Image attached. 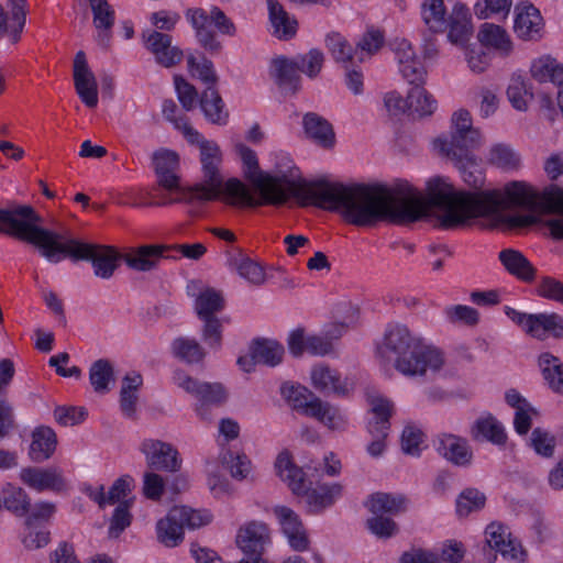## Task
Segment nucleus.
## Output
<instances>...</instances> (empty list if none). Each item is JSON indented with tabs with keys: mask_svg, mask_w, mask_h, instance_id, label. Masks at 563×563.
I'll list each match as a JSON object with an SVG mask.
<instances>
[{
	"mask_svg": "<svg viewBox=\"0 0 563 563\" xmlns=\"http://www.w3.org/2000/svg\"><path fill=\"white\" fill-rule=\"evenodd\" d=\"M235 148L243 163L244 177L269 206H282L294 197L302 207L338 211L347 223L356 227H373L382 221L406 224L422 218V195L406 180L393 185H344L295 179L285 174L273 176L260 169L253 150L244 144Z\"/></svg>",
	"mask_w": 563,
	"mask_h": 563,
	"instance_id": "f257e3e1",
	"label": "nucleus"
},
{
	"mask_svg": "<svg viewBox=\"0 0 563 563\" xmlns=\"http://www.w3.org/2000/svg\"><path fill=\"white\" fill-rule=\"evenodd\" d=\"M538 195L532 187L519 180L505 185L504 190L492 189L478 192L454 191L443 177H432L424 188V220L430 207L442 213L439 218L443 228H457L476 218L489 219L490 228L521 229L538 222V217L528 214H505L503 211L520 207L536 209Z\"/></svg>",
	"mask_w": 563,
	"mask_h": 563,
	"instance_id": "f03ea898",
	"label": "nucleus"
},
{
	"mask_svg": "<svg viewBox=\"0 0 563 563\" xmlns=\"http://www.w3.org/2000/svg\"><path fill=\"white\" fill-rule=\"evenodd\" d=\"M41 221L30 206H20L16 211H0V229L23 242L36 246L51 263L66 257L74 261H91L96 276L108 279L119 267L123 257L112 246L90 244L73 239L68 231L55 232L37 225Z\"/></svg>",
	"mask_w": 563,
	"mask_h": 563,
	"instance_id": "7ed1b4c3",
	"label": "nucleus"
},
{
	"mask_svg": "<svg viewBox=\"0 0 563 563\" xmlns=\"http://www.w3.org/2000/svg\"><path fill=\"white\" fill-rule=\"evenodd\" d=\"M375 357L386 369L394 366L405 376L422 374V340L408 327L389 324L376 344Z\"/></svg>",
	"mask_w": 563,
	"mask_h": 563,
	"instance_id": "20e7f679",
	"label": "nucleus"
},
{
	"mask_svg": "<svg viewBox=\"0 0 563 563\" xmlns=\"http://www.w3.org/2000/svg\"><path fill=\"white\" fill-rule=\"evenodd\" d=\"M277 475L285 482L290 490L306 498L311 512H320L332 506L343 494V486L339 483L321 484L310 488L302 468L296 466L287 451L280 452L275 462Z\"/></svg>",
	"mask_w": 563,
	"mask_h": 563,
	"instance_id": "39448f33",
	"label": "nucleus"
},
{
	"mask_svg": "<svg viewBox=\"0 0 563 563\" xmlns=\"http://www.w3.org/2000/svg\"><path fill=\"white\" fill-rule=\"evenodd\" d=\"M186 140L199 146L200 163L203 176V184H198L190 188L188 199L190 201H211L216 200L222 187V174L220 170L222 164V153L219 145L206 140L195 129H188Z\"/></svg>",
	"mask_w": 563,
	"mask_h": 563,
	"instance_id": "423d86ee",
	"label": "nucleus"
},
{
	"mask_svg": "<svg viewBox=\"0 0 563 563\" xmlns=\"http://www.w3.org/2000/svg\"><path fill=\"white\" fill-rule=\"evenodd\" d=\"M185 18L195 30L199 45L210 54H218L222 49L212 25L224 35L233 36L236 32L232 20L218 7H212L210 12L202 8H189L185 11Z\"/></svg>",
	"mask_w": 563,
	"mask_h": 563,
	"instance_id": "0eeeda50",
	"label": "nucleus"
},
{
	"mask_svg": "<svg viewBox=\"0 0 563 563\" xmlns=\"http://www.w3.org/2000/svg\"><path fill=\"white\" fill-rule=\"evenodd\" d=\"M173 380L198 400L196 410L202 419L207 418L211 406H220L227 399V393L221 384L200 383L183 371H176Z\"/></svg>",
	"mask_w": 563,
	"mask_h": 563,
	"instance_id": "6e6552de",
	"label": "nucleus"
},
{
	"mask_svg": "<svg viewBox=\"0 0 563 563\" xmlns=\"http://www.w3.org/2000/svg\"><path fill=\"white\" fill-rule=\"evenodd\" d=\"M336 316L342 321L332 323L325 331V336L307 338V351L314 355H325L332 351V340L339 339L346 329L356 323L358 317L357 307L351 302H342L336 307Z\"/></svg>",
	"mask_w": 563,
	"mask_h": 563,
	"instance_id": "1a4fd4ad",
	"label": "nucleus"
},
{
	"mask_svg": "<svg viewBox=\"0 0 563 563\" xmlns=\"http://www.w3.org/2000/svg\"><path fill=\"white\" fill-rule=\"evenodd\" d=\"M269 542V529L265 523L251 521L241 527L236 543L249 558L241 560L240 563H267L262 559V554Z\"/></svg>",
	"mask_w": 563,
	"mask_h": 563,
	"instance_id": "9d476101",
	"label": "nucleus"
},
{
	"mask_svg": "<svg viewBox=\"0 0 563 563\" xmlns=\"http://www.w3.org/2000/svg\"><path fill=\"white\" fill-rule=\"evenodd\" d=\"M142 41L144 47L162 67H174L184 58V52L177 45H173V36L168 33L156 30L144 31Z\"/></svg>",
	"mask_w": 563,
	"mask_h": 563,
	"instance_id": "9b49d317",
	"label": "nucleus"
},
{
	"mask_svg": "<svg viewBox=\"0 0 563 563\" xmlns=\"http://www.w3.org/2000/svg\"><path fill=\"white\" fill-rule=\"evenodd\" d=\"M433 152L440 156L453 161V154L462 156L472 154L473 150L482 145V134L478 129L473 128L466 132L451 134V141L445 137H437L431 143Z\"/></svg>",
	"mask_w": 563,
	"mask_h": 563,
	"instance_id": "f8f14e48",
	"label": "nucleus"
},
{
	"mask_svg": "<svg viewBox=\"0 0 563 563\" xmlns=\"http://www.w3.org/2000/svg\"><path fill=\"white\" fill-rule=\"evenodd\" d=\"M140 450L145 455L146 463L151 468L166 472L180 470L181 459L179 453L169 443L146 439L141 443Z\"/></svg>",
	"mask_w": 563,
	"mask_h": 563,
	"instance_id": "ddd939ff",
	"label": "nucleus"
},
{
	"mask_svg": "<svg viewBox=\"0 0 563 563\" xmlns=\"http://www.w3.org/2000/svg\"><path fill=\"white\" fill-rule=\"evenodd\" d=\"M446 37L455 46L466 47L474 33L472 15L468 8L461 2H456L449 18L446 19Z\"/></svg>",
	"mask_w": 563,
	"mask_h": 563,
	"instance_id": "4468645a",
	"label": "nucleus"
},
{
	"mask_svg": "<svg viewBox=\"0 0 563 563\" xmlns=\"http://www.w3.org/2000/svg\"><path fill=\"white\" fill-rule=\"evenodd\" d=\"M73 76L75 89L80 100L88 108H96L98 104V86L82 51H79L75 56Z\"/></svg>",
	"mask_w": 563,
	"mask_h": 563,
	"instance_id": "2eb2a0df",
	"label": "nucleus"
},
{
	"mask_svg": "<svg viewBox=\"0 0 563 563\" xmlns=\"http://www.w3.org/2000/svg\"><path fill=\"white\" fill-rule=\"evenodd\" d=\"M5 12L0 4V36L7 35L12 44L21 40L29 12L27 0H8Z\"/></svg>",
	"mask_w": 563,
	"mask_h": 563,
	"instance_id": "dca6fc26",
	"label": "nucleus"
},
{
	"mask_svg": "<svg viewBox=\"0 0 563 563\" xmlns=\"http://www.w3.org/2000/svg\"><path fill=\"white\" fill-rule=\"evenodd\" d=\"M384 104L393 117L407 114L412 120H420L422 118V86L411 87L407 98H402L396 91L387 92L384 97Z\"/></svg>",
	"mask_w": 563,
	"mask_h": 563,
	"instance_id": "f3484780",
	"label": "nucleus"
},
{
	"mask_svg": "<svg viewBox=\"0 0 563 563\" xmlns=\"http://www.w3.org/2000/svg\"><path fill=\"white\" fill-rule=\"evenodd\" d=\"M169 250L170 246L161 244L142 245L125 253L123 260L132 269L148 272L155 268L162 258L176 257Z\"/></svg>",
	"mask_w": 563,
	"mask_h": 563,
	"instance_id": "a211bd4d",
	"label": "nucleus"
},
{
	"mask_svg": "<svg viewBox=\"0 0 563 563\" xmlns=\"http://www.w3.org/2000/svg\"><path fill=\"white\" fill-rule=\"evenodd\" d=\"M273 511L283 532L288 538L290 547L296 551L306 550L308 548V538L300 517L286 506H276Z\"/></svg>",
	"mask_w": 563,
	"mask_h": 563,
	"instance_id": "6ab92c4d",
	"label": "nucleus"
},
{
	"mask_svg": "<svg viewBox=\"0 0 563 563\" xmlns=\"http://www.w3.org/2000/svg\"><path fill=\"white\" fill-rule=\"evenodd\" d=\"M20 478L23 484L36 492H58L65 485L60 473L55 468L24 467L20 472Z\"/></svg>",
	"mask_w": 563,
	"mask_h": 563,
	"instance_id": "aec40b11",
	"label": "nucleus"
},
{
	"mask_svg": "<svg viewBox=\"0 0 563 563\" xmlns=\"http://www.w3.org/2000/svg\"><path fill=\"white\" fill-rule=\"evenodd\" d=\"M313 387L323 394L347 395L350 384L343 379L340 373L328 365L319 364L311 369Z\"/></svg>",
	"mask_w": 563,
	"mask_h": 563,
	"instance_id": "412c9836",
	"label": "nucleus"
},
{
	"mask_svg": "<svg viewBox=\"0 0 563 563\" xmlns=\"http://www.w3.org/2000/svg\"><path fill=\"white\" fill-rule=\"evenodd\" d=\"M399 71L402 77L413 86H422V62L416 55L411 44L407 40L398 43L396 48Z\"/></svg>",
	"mask_w": 563,
	"mask_h": 563,
	"instance_id": "4be33fe9",
	"label": "nucleus"
},
{
	"mask_svg": "<svg viewBox=\"0 0 563 563\" xmlns=\"http://www.w3.org/2000/svg\"><path fill=\"white\" fill-rule=\"evenodd\" d=\"M223 202L234 207H257L267 205L263 202V198L256 199L249 188L238 178H231L224 183L222 179V187L219 196Z\"/></svg>",
	"mask_w": 563,
	"mask_h": 563,
	"instance_id": "5701e85b",
	"label": "nucleus"
},
{
	"mask_svg": "<svg viewBox=\"0 0 563 563\" xmlns=\"http://www.w3.org/2000/svg\"><path fill=\"white\" fill-rule=\"evenodd\" d=\"M437 451L455 465L465 466L472 460V450L467 441L453 434L441 435L438 439Z\"/></svg>",
	"mask_w": 563,
	"mask_h": 563,
	"instance_id": "b1692460",
	"label": "nucleus"
},
{
	"mask_svg": "<svg viewBox=\"0 0 563 563\" xmlns=\"http://www.w3.org/2000/svg\"><path fill=\"white\" fill-rule=\"evenodd\" d=\"M89 4L93 14V25L98 30V43L108 48L115 20L114 10L107 0H89Z\"/></svg>",
	"mask_w": 563,
	"mask_h": 563,
	"instance_id": "393cba45",
	"label": "nucleus"
},
{
	"mask_svg": "<svg viewBox=\"0 0 563 563\" xmlns=\"http://www.w3.org/2000/svg\"><path fill=\"white\" fill-rule=\"evenodd\" d=\"M455 166L459 168L463 181L474 189L473 192L484 191L482 188L485 185V174L481 167L477 157L474 154H465L456 156L453 154V161ZM452 188H454L452 186ZM455 191V189H453ZM460 190H456L459 192ZM467 192L466 190H464Z\"/></svg>",
	"mask_w": 563,
	"mask_h": 563,
	"instance_id": "a878e982",
	"label": "nucleus"
},
{
	"mask_svg": "<svg viewBox=\"0 0 563 563\" xmlns=\"http://www.w3.org/2000/svg\"><path fill=\"white\" fill-rule=\"evenodd\" d=\"M153 161L158 184L167 190L178 188V155L172 151H162L154 155Z\"/></svg>",
	"mask_w": 563,
	"mask_h": 563,
	"instance_id": "bb28decb",
	"label": "nucleus"
},
{
	"mask_svg": "<svg viewBox=\"0 0 563 563\" xmlns=\"http://www.w3.org/2000/svg\"><path fill=\"white\" fill-rule=\"evenodd\" d=\"M498 258L510 275L528 283L534 279L536 269L521 252L505 249L499 252Z\"/></svg>",
	"mask_w": 563,
	"mask_h": 563,
	"instance_id": "cd10ccee",
	"label": "nucleus"
},
{
	"mask_svg": "<svg viewBox=\"0 0 563 563\" xmlns=\"http://www.w3.org/2000/svg\"><path fill=\"white\" fill-rule=\"evenodd\" d=\"M303 129L311 140L324 148H330L335 143L332 125L317 113L309 112L303 117Z\"/></svg>",
	"mask_w": 563,
	"mask_h": 563,
	"instance_id": "c85d7f7f",
	"label": "nucleus"
},
{
	"mask_svg": "<svg viewBox=\"0 0 563 563\" xmlns=\"http://www.w3.org/2000/svg\"><path fill=\"white\" fill-rule=\"evenodd\" d=\"M282 396L297 411L307 417H311L313 406L319 402L320 398L316 397L308 388L285 383L280 388Z\"/></svg>",
	"mask_w": 563,
	"mask_h": 563,
	"instance_id": "c756f323",
	"label": "nucleus"
},
{
	"mask_svg": "<svg viewBox=\"0 0 563 563\" xmlns=\"http://www.w3.org/2000/svg\"><path fill=\"white\" fill-rule=\"evenodd\" d=\"M472 437L475 440H486L496 445H503L507 441V434L503 424L490 413L478 418L472 427Z\"/></svg>",
	"mask_w": 563,
	"mask_h": 563,
	"instance_id": "7c9ffc66",
	"label": "nucleus"
},
{
	"mask_svg": "<svg viewBox=\"0 0 563 563\" xmlns=\"http://www.w3.org/2000/svg\"><path fill=\"white\" fill-rule=\"evenodd\" d=\"M478 42L488 48H493L503 55H508L512 44L506 30L493 23H484L477 33Z\"/></svg>",
	"mask_w": 563,
	"mask_h": 563,
	"instance_id": "2f4dec72",
	"label": "nucleus"
},
{
	"mask_svg": "<svg viewBox=\"0 0 563 563\" xmlns=\"http://www.w3.org/2000/svg\"><path fill=\"white\" fill-rule=\"evenodd\" d=\"M57 444L56 434L48 427L36 428L32 434L30 457L34 462H43L51 457Z\"/></svg>",
	"mask_w": 563,
	"mask_h": 563,
	"instance_id": "473e14b6",
	"label": "nucleus"
},
{
	"mask_svg": "<svg viewBox=\"0 0 563 563\" xmlns=\"http://www.w3.org/2000/svg\"><path fill=\"white\" fill-rule=\"evenodd\" d=\"M269 21L278 38H290L297 32V21L276 0H267Z\"/></svg>",
	"mask_w": 563,
	"mask_h": 563,
	"instance_id": "72a5a7b5",
	"label": "nucleus"
},
{
	"mask_svg": "<svg viewBox=\"0 0 563 563\" xmlns=\"http://www.w3.org/2000/svg\"><path fill=\"white\" fill-rule=\"evenodd\" d=\"M271 74L279 87H289L294 91L297 90L299 84V62L288 59L286 57H277L273 59Z\"/></svg>",
	"mask_w": 563,
	"mask_h": 563,
	"instance_id": "f704fd0d",
	"label": "nucleus"
},
{
	"mask_svg": "<svg viewBox=\"0 0 563 563\" xmlns=\"http://www.w3.org/2000/svg\"><path fill=\"white\" fill-rule=\"evenodd\" d=\"M325 45L333 59L342 64L345 69L352 68L358 64L356 59V47H353L340 33L329 34L325 40Z\"/></svg>",
	"mask_w": 563,
	"mask_h": 563,
	"instance_id": "c9c22d12",
	"label": "nucleus"
},
{
	"mask_svg": "<svg viewBox=\"0 0 563 563\" xmlns=\"http://www.w3.org/2000/svg\"><path fill=\"white\" fill-rule=\"evenodd\" d=\"M200 108L208 121L214 124H225L228 112L224 111V103L216 87H207L202 92Z\"/></svg>",
	"mask_w": 563,
	"mask_h": 563,
	"instance_id": "e433bc0d",
	"label": "nucleus"
},
{
	"mask_svg": "<svg viewBox=\"0 0 563 563\" xmlns=\"http://www.w3.org/2000/svg\"><path fill=\"white\" fill-rule=\"evenodd\" d=\"M530 71L539 82L563 85V64H560L555 58L550 56L538 58L532 63Z\"/></svg>",
	"mask_w": 563,
	"mask_h": 563,
	"instance_id": "4c0bfd02",
	"label": "nucleus"
},
{
	"mask_svg": "<svg viewBox=\"0 0 563 563\" xmlns=\"http://www.w3.org/2000/svg\"><path fill=\"white\" fill-rule=\"evenodd\" d=\"M487 161L505 172L517 170L521 165L520 154L506 143L493 144L488 151Z\"/></svg>",
	"mask_w": 563,
	"mask_h": 563,
	"instance_id": "58836bf2",
	"label": "nucleus"
},
{
	"mask_svg": "<svg viewBox=\"0 0 563 563\" xmlns=\"http://www.w3.org/2000/svg\"><path fill=\"white\" fill-rule=\"evenodd\" d=\"M539 366L549 387L563 395V362L555 355L545 352L539 356Z\"/></svg>",
	"mask_w": 563,
	"mask_h": 563,
	"instance_id": "ea45409f",
	"label": "nucleus"
},
{
	"mask_svg": "<svg viewBox=\"0 0 563 563\" xmlns=\"http://www.w3.org/2000/svg\"><path fill=\"white\" fill-rule=\"evenodd\" d=\"M368 404L371 407V412L376 420L374 422H368V427L376 428L380 433L389 432V420L395 413L394 402L382 395H373L368 397Z\"/></svg>",
	"mask_w": 563,
	"mask_h": 563,
	"instance_id": "a19ab883",
	"label": "nucleus"
},
{
	"mask_svg": "<svg viewBox=\"0 0 563 563\" xmlns=\"http://www.w3.org/2000/svg\"><path fill=\"white\" fill-rule=\"evenodd\" d=\"M542 24V16L533 5H526L518 12L515 20V32L523 40H531L539 33Z\"/></svg>",
	"mask_w": 563,
	"mask_h": 563,
	"instance_id": "79ce46f5",
	"label": "nucleus"
},
{
	"mask_svg": "<svg viewBox=\"0 0 563 563\" xmlns=\"http://www.w3.org/2000/svg\"><path fill=\"white\" fill-rule=\"evenodd\" d=\"M143 384V378L140 374L133 373L126 375L122 382L120 393V408L123 415L128 418H133L136 411L137 390Z\"/></svg>",
	"mask_w": 563,
	"mask_h": 563,
	"instance_id": "37998d69",
	"label": "nucleus"
},
{
	"mask_svg": "<svg viewBox=\"0 0 563 563\" xmlns=\"http://www.w3.org/2000/svg\"><path fill=\"white\" fill-rule=\"evenodd\" d=\"M225 301L222 294L213 288H206L196 298L195 309L199 319L213 318L224 309Z\"/></svg>",
	"mask_w": 563,
	"mask_h": 563,
	"instance_id": "c03bdc74",
	"label": "nucleus"
},
{
	"mask_svg": "<svg viewBox=\"0 0 563 563\" xmlns=\"http://www.w3.org/2000/svg\"><path fill=\"white\" fill-rule=\"evenodd\" d=\"M157 539L166 547L174 548L184 539V527L179 519L172 518V509L156 525Z\"/></svg>",
	"mask_w": 563,
	"mask_h": 563,
	"instance_id": "a18cd8bd",
	"label": "nucleus"
},
{
	"mask_svg": "<svg viewBox=\"0 0 563 563\" xmlns=\"http://www.w3.org/2000/svg\"><path fill=\"white\" fill-rule=\"evenodd\" d=\"M534 328V339L543 341L549 333L555 339H563V317L559 313H538Z\"/></svg>",
	"mask_w": 563,
	"mask_h": 563,
	"instance_id": "49530a36",
	"label": "nucleus"
},
{
	"mask_svg": "<svg viewBox=\"0 0 563 563\" xmlns=\"http://www.w3.org/2000/svg\"><path fill=\"white\" fill-rule=\"evenodd\" d=\"M3 507L16 516H25L30 510V498L23 488L10 483L2 487Z\"/></svg>",
	"mask_w": 563,
	"mask_h": 563,
	"instance_id": "de8ad7c7",
	"label": "nucleus"
},
{
	"mask_svg": "<svg viewBox=\"0 0 563 563\" xmlns=\"http://www.w3.org/2000/svg\"><path fill=\"white\" fill-rule=\"evenodd\" d=\"M253 357L260 363L276 366L283 360L284 346L272 340H255L252 344Z\"/></svg>",
	"mask_w": 563,
	"mask_h": 563,
	"instance_id": "09e8293b",
	"label": "nucleus"
},
{
	"mask_svg": "<svg viewBox=\"0 0 563 563\" xmlns=\"http://www.w3.org/2000/svg\"><path fill=\"white\" fill-rule=\"evenodd\" d=\"M89 380L93 390L98 394H107L109 384L114 380V372L108 360L100 358L92 363L89 369Z\"/></svg>",
	"mask_w": 563,
	"mask_h": 563,
	"instance_id": "8fccbe9b",
	"label": "nucleus"
},
{
	"mask_svg": "<svg viewBox=\"0 0 563 563\" xmlns=\"http://www.w3.org/2000/svg\"><path fill=\"white\" fill-rule=\"evenodd\" d=\"M448 18L444 0L424 1V25L429 31L432 33L445 32Z\"/></svg>",
	"mask_w": 563,
	"mask_h": 563,
	"instance_id": "3c124183",
	"label": "nucleus"
},
{
	"mask_svg": "<svg viewBox=\"0 0 563 563\" xmlns=\"http://www.w3.org/2000/svg\"><path fill=\"white\" fill-rule=\"evenodd\" d=\"M545 203L551 212L558 213L561 218L547 221L551 235L556 240L563 239V189L554 188L544 197Z\"/></svg>",
	"mask_w": 563,
	"mask_h": 563,
	"instance_id": "603ef678",
	"label": "nucleus"
},
{
	"mask_svg": "<svg viewBox=\"0 0 563 563\" xmlns=\"http://www.w3.org/2000/svg\"><path fill=\"white\" fill-rule=\"evenodd\" d=\"M311 418H314L332 430H344L347 421L345 416L336 408L321 399L313 407Z\"/></svg>",
	"mask_w": 563,
	"mask_h": 563,
	"instance_id": "864d4df0",
	"label": "nucleus"
},
{
	"mask_svg": "<svg viewBox=\"0 0 563 563\" xmlns=\"http://www.w3.org/2000/svg\"><path fill=\"white\" fill-rule=\"evenodd\" d=\"M405 498L385 493H376L371 496L367 507L373 515H396L405 509Z\"/></svg>",
	"mask_w": 563,
	"mask_h": 563,
	"instance_id": "5fc2aeb1",
	"label": "nucleus"
},
{
	"mask_svg": "<svg viewBox=\"0 0 563 563\" xmlns=\"http://www.w3.org/2000/svg\"><path fill=\"white\" fill-rule=\"evenodd\" d=\"M486 504V496L476 488H465L456 498L455 508L459 517H467L479 511Z\"/></svg>",
	"mask_w": 563,
	"mask_h": 563,
	"instance_id": "6e6d98bb",
	"label": "nucleus"
},
{
	"mask_svg": "<svg viewBox=\"0 0 563 563\" xmlns=\"http://www.w3.org/2000/svg\"><path fill=\"white\" fill-rule=\"evenodd\" d=\"M507 97L515 109L526 111L528 103L533 99V92L521 76H514L507 89Z\"/></svg>",
	"mask_w": 563,
	"mask_h": 563,
	"instance_id": "4d7b16f0",
	"label": "nucleus"
},
{
	"mask_svg": "<svg viewBox=\"0 0 563 563\" xmlns=\"http://www.w3.org/2000/svg\"><path fill=\"white\" fill-rule=\"evenodd\" d=\"M176 357L186 363H198L203 360L205 352L195 339L178 338L172 344Z\"/></svg>",
	"mask_w": 563,
	"mask_h": 563,
	"instance_id": "13d9d810",
	"label": "nucleus"
},
{
	"mask_svg": "<svg viewBox=\"0 0 563 563\" xmlns=\"http://www.w3.org/2000/svg\"><path fill=\"white\" fill-rule=\"evenodd\" d=\"M172 518L179 519L184 528H199L211 521V515L207 510H196L187 506L172 508Z\"/></svg>",
	"mask_w": 563,
	"mask_h": 563,
	"instance_id": "bf43d9fd",
	"label": "nucleus"
},
{
	"mask_svg": "<svg viewBox=\"0 0 563 563\" xmlns=\"http://www.w3.org/2000/svg\"><path fill=\"white\" fill-rule=\"evenodd\" d=\"M384 44V34L378 30H368L356 45V59L364 63Z\"/></svg>",
	"mask_w": 563,
	"mask_h": 563,
	"instance_id": "052dcab7",
	"label": "nucleus"
},
{
	"mask_svg": "<svg viewBox=\"0 0 563 563\" xmlns=\"http://www.w3.org/2000/svg\"><path fill=\"white\" fill-rule=\"evenodd\" d=\"M188 69L194 77L203 81L207 87H214L217 82V75L211 60L205 56L198 60L194 55L187 57Z\"/></svg>",
	"mask_w": 563,
	"mask_h": 563,
	"instance_id": "680f3d73",
	"label": "nucleus"
},
{
	"mask_svg": "<svg viewBox=\"0 0 563 563\" xmlns=\"http://www.w3.org/2000/svg\"><path fill=\"white\" fill-rule=\"evenodd\" d=\"M239 275L253 285H262L265 282L263 267L249 257H242L235 262Z\"/></svg>",
	"mask_w": 563,
	"mask_h": 563,
	"instance_id": "e2e57ef3",
	"label": "nucleus"
},
{
	"mask_svg": "<svg viewBox=\"0 0 563 563\" xmlns=\"http://www.w3.org/2000/svg\"><path fill=\"white\" fill-rule=\"evenodd\" d=\"M530 445L537 454L551 457L554 454L555 439L550 432L536 428L530 437Z\"/></svg>",
	"mask_w": 563,
	"mask_h": 563,
	"instance_id": "0e129e2a",
	"label": "nucleus"
},
{
	"mask_svg": "<svg viewBox=\"0 0 563 563\" xmlns=\"http://www.w3.org/2000/svg\"><path fill=\"white\" fill-rule=\"evenodd\" d=\"M295 59L299 62V71L312 78L320 73L324 56L321 51L312 48L307 54L299 55Z\"/></svg>",
	"mask_w": 563,
	"mask_h": 563,
	"instance_id": "69168bd1",
	"label": "nucleus"
},
{
	"mask_svg": "<svg viewBox=\"0 0 563 563\" xmlns=\"http://www.w3.org/2000/svg\"><path fill=\"white\" fill-rule=\"evenodd\" d=\"M537 294L563 305V282L550 276L542 277L537 286Z\"/></svg>",
	"mask_w": 563,
	"mask_h": 563,
	"instance_id": "338daca9",
	"label": "nucleus"
},
{
	"mask_svg": "<svg viewBox=\"0 0 563 563\" xmlns=\"http://www.w3.org/2000/svg\"><path fill=\"white\" fill-rule=\"evenodd\" d=\"M129 507L130 501H123L114 509L109 527V536L111 538H118L131 525L132 516Z\"/></svg>",
	"mask_w": 563,
	"mask_h": 563,
	"instance_id": "774afa93",
	"label": "nucleus"
}]
</instances>
